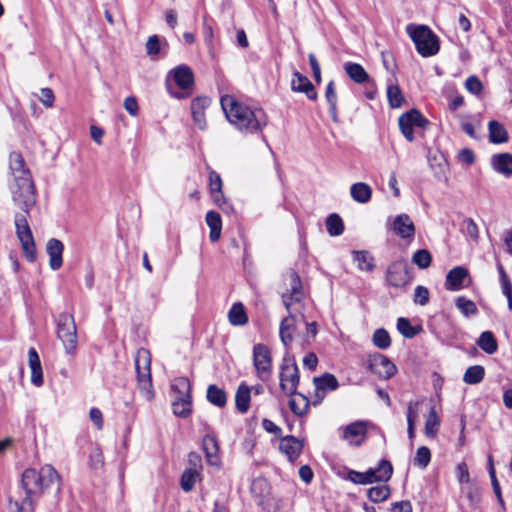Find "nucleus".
<instances>
[{
    "instance_id": "nucleus-1",
    "label": "nucleus",
    "mask_w": 512,
    "mask_h": 512,
    "mask_svg": "<svg viewBox=\"0 0 512 512\" xmlns=\"http://www.w3.org/2000/svg\"><path fill=\"white\" fill-rule=\"evenodd\" d=\"M285 281L288 282L289 288L281 294V298L288 315L280 323L279 336L283 345L288 348L293 342L297 323L305 322V295L301 279L294 270L286 274Z\"/></svg>"
},
{
    "instance_id": "nucleus-2",
    "label": "nucleus",
    "mask_w": 512,
    "mask_h": 512,
    "mask_svg": "<svg viewBox=\"0 0 512 512\" xmlns=\"http://www.w3.org/2000/svg\"><path fill=\"white\" fill-rule=\"evenodd\" d=\"M221 107L227 120L244 133H258L267 125V115L261 108H252L231 95L221 97Z\"/></svg>"
},
{
    "instance_id": "nucleus-3",
    "label": "nucleus",
    "mask_w": 512,
    "mask_h": 512,
    "mask_svg": "<svg viewBox=\"0 0 512 512\" xmlns=\"http://www.w3.org/2000/svg\"><path fill=\"white\" fill-rule=\"evenodd\" d=\"M10 170L13 176V183L10 184L13 203L28 212L36 203L34 184L22 156L16 152L10 154Z\"/></svg>"
},
{
    "instance_id": "nucleus-4",
    "label": "nucleus",
    "mask_w": 512,
    "mask_h": 512,
    "mask_svg": "<svg viewBox=\"0 0 512 512\" xmlns=\"http://www.w3.org/2000/svg\"><path fill=\"white\" fill-rule=\"evenodd\" d=\"M22 486L26 494L40 496L55 487L60 491L61 477L57 470L50 464H45L39 469L27 468L22 473Z\"/></svg>"
},
{
    "instance_id": "nucleus-5",
    "label": "nucleus",
    "mask_w": 512,
    "mask_h": 512,
    "mask_svg": "<svg viewBox=\"0 0 512 512\" xmlns=\"http://www.w3.org/2000/svg\"><path fill=\"white\" fill-rule=\"evenodd\" d=\"M406 32L422 57H431L438 53L440 49L438 37L428 26L408 24Z\"/></svg>"
},
{
    "instance_id": "nucleus-6",
    "label": "nucleus",
    "mask_w": 512,
    "mask_h": 512,
    "mask_svg": "<svg viewBox=\"0 0 512 512\" xmlns=\"http://www.w3.org/2000/svg\"><path fill=\"white\" fill-rule=\"evenodd\" d=\"M21 211L22 212L16 213L14 216L16 236L27 260L33 262L36 258V246L27 219L29 212H26L24 209H21ZM28 211H30V209Z\"/></svg>"
},
{
    "instance_id": "nucleus-7",
    "label": "nucleus",
    "mask_w": 512,
    "mask_h": 512,
    "mask_svg": "<svg viewBox=\"0 0 512 512\" xmlns=\"http://www.w3.org/2000/svg\"><path fill=\"white\" fill-rule=\"evenodd\" d=\"M57 337L62 342L67 353H75L77 348V329L72 315L67 313L59 315Z\"/></svg>"
},
{
    "instance_id": "nucleus-8",
    "label": "nucleus",
    "mask_w": 512,
    "mask_h": 512,
    "mask_svg": "<svg viewBox=\"0 0 512 512\" xmlns=\"http://www.w3.org/2000/svg\"><path fill=\"white\" fill-rule=\"evenodd\" d=\"M398 124L406 140L412 142L414 140V128L424 129L429 122L418 110L412 109L399 117Z\"/></svg>"
},
{
    "instance_id": "nucleus-9",
    "label": "nucleus",
    "mask_w": 512,
    "mask_h": 512,
    "mask_svg": "<svg viewBox=\"0 0 512 512\" xmlns=\"http://www.w3.org/2000/svg\"><path fill=\"white\" fill-rule=\"evenodd\" d=\"M171 397L173 413L179 417H187L191 413L190 386H172Z\"/></svg>"
},
{
    "instance_id": "nucleus-10",
    "label": "nucleus",
    "mask_w": 512,
    "mask_h": 512,
    "mask_svg": "<svg viewBox=\"0 0 512 512\" xmlns=\"http://www.w3.org/2000/svg\"><path fill=\"white\" fill-rule=\"evenodd\" d=\"M386 279L393 287H404L409 284L412 277L408 271L407 263L404 260L393 262L387 269Z\"/></svg>"
},
{
    "instance_id": "nucleus-11",
    "label": "nucleus",
    "mask_w": 512,
    "mask_h": 512,
    "mask_svg": "<svg viewBox=\"0 0 512 512\" xmlns=\"http://www.w3.org/2000/svg\"><path fill=\"white\" fill-rule=\"evenodd\" d=\"M369 370L380 380L390 379L397 371L395 364L382 354H374L369 358Z\"/></svg>"
},
{
    "instance_id": "nucleus-12",
    "label": "nucleus",
    "mask_w": 512,
    "mask_h": 512,
    "mask_svg": "<svg viewBox=\"0 0 512 512\" xmlns=\"http://www.w3.org/2000/svg\"><path fill=\"white\" fill-rule=\"evenodd\" d=\"M253 361L256 372L262 381H267L271 368V354L267 346L257 344L253 348Z\"/></svg>"
},
{
    "instance_id": "nucleus-13",
    "label": "nucleus",
    "mask_w": 512,
    "mask_h": 512,
    "mask_svg": "<svg viewBox=\"0 0 512 512\" xmlns=\"http://www.w3.org/2000/svg\"><path fill=\"white\" fill-rule=\"evenodd\" d=\"M151 354L149 350L140 348L135 356V369L139 384H151Z\"/></svg>"
},
{
    "instance_id": "nucleus-14",
    "label": "nucleus",
    "mask_w": 512,
    "mask_h": 512,
    "mask_svg": "<svg viewBox=\"0 0 512 512\" xmlns=\"http://www.w3.org/2000/svg\"><path fill=\"white\" fill-rule=\"evenodd\" d=\"M367 435V422L355 421L345 426L343 430V439L351 445H360Z\"/></svg>"
},
{
    "instance_id": "nucleus-15",
    "label": "nucleus",
    "mask_w": 512,
    "mask_h": 512,
    "mask_svg": "<svg viewBox=\"0 0 512 512\" xmlns=\"http://www.w3.org/2000/svg\"><path fill=\"white\" fill-rule=\"evenodd\" d=\"M303 441L294 436H285L280 438L279 449L290 462L295 461L303 449Z\"/></svg>"
},
{
    "instance_id": "nucleus-16",
    "label": "nucleus",
    "mask_w": 512,
    "mask_h": 512,
    "mask_svg": "<svg viewBox=\"0 0 512 512\" xmlns=\"http://www.w3.org/2000/svg\"><path fill=\"white\" fill-rule=\"evenodd\" d=\"M468 270L462 266L451 269L445 280V288L449 291H459L466 287L465 281L468 279Z\"/></svg>"
},
{
    "instance_id": "nucleus-17",
    "label": "nucleus",
    "mask_w": 512,
    "mask_h": 512,
    "mask_svg": "<svg viewBox=\"0 0 512 512\" xmlns=\"http://www.w3.org/2000/svg\"><path fill=\"white\" fill-rule=\"evenodd\" d=\"M289 393V407L291 411L297 416H303L307 413L310 399L303 393L296 391V386H290L287 390Z\"/></svg>"
},
{
    "instance_id": "nucleus-18",
    "label": "nucleus",
    "mask_w": 512,
    "mask_h": 512,
    "mask_svg": "<svg viewBox=\"0 0 512 512\" xmlns=\"http://www.w3.org/2000/svg\"><path fill=\"white\" fill-rule=\"evenodd\" d=\"M64 244L56 239L51 238L46 243V253L49 256V267L56 271L63 264Z\"/></svg>"
},
{
    "instance_id": "nucleus-19",
    "label": "nucleus",
    "mask_w": 512,
    "mask_h": 512,
    "mask_svg": "<svg viewBox=\"0 0 512 512\" xmlns=\"http://www.w3.org/2000/svg\"><path fill=\"white\" fill-rule=\"evenodd\" d=\"M393 231L403 239L412 240L415 234V225L407 214L397 215L392 223Z\"/></svg>"
},
{
    "instance_id": "nucleus-20",
    "label": "nucleus",
    "mask_w": 512,
    "mask_h": 512,
    "mask_svg": "<svg viewBox=\"0 0 512 512\" xmlns=\"http://www.w3.org/2000/svg\"><path fill=\"white\" fill-rule=\"evenodd\" d=\"M291 89L295 92L305 93L310 100H316L317 98V92L311 81L299 72L293 74Z\"/></svg>"
},
{
    "instance_id": "nucleus-21",
    "label": "nucleus",
    "mask_w": 512,
    "mask_h": 512,
    "mask_svg": "<svg viewBox=\"0 0 512 512\" xmlns=\"http://www.w3.org/2000/svg\"><path fill=\"white\" fill-rule=\"evenodd\" d=\"M211 100L208 97H197L191 103V113L195 124L204 129L206 126L205 109L210 105Z\"/></svg>"
},
{
    "instance_id": "nucleus-22",
    "label": "nucleus",
    "mask_w": 512,
    "mask_h": 512,
    "mask_svg": "<svg viewBox=\"0 0 512 512\" xmlns=\"http://www.w3.org/2000/svg\"><path fill=\"white\" fill-rule=\"evenodd\" d=\"M170 76L177 86L183 90L190 89L194 83V76L192 70L185 65L176 67L170 72Z\"/></svg>"
},
{
    "instance_id": "nucleus-23",
    "label": "nucleus",
    "mask_w": 512,
    "mask_h": 512,
    "mask_svg": "<svg viewBox=\"0 0 512 512\" xmlns=\"http://www.w3.org/2000/svg\"><path fill=\"white\" fill-rule=\"evenodd\" d=\"M493 169L507 177L512 175V155L510 153L495 154L491 158Z\"/></svg>"
},
{
    "instance_id": "nucleus-24",
    "label": "nucleus",
    "mask_w": 512,
    "mask_h": 512,
    "mask_svg": "<svg viewBox=\"0 0 512 512\" xmlns=\"http://www.w3.org/2000/svg\"><path fill=\"white\" fill-rule=\"evenodd\" d=\"M280 380H281V384H286V383L298 384V382H299L298 367L294 362H292L288 359H284V363L281 367V372H280Z\"/></svg>"
},
{
    "instance_id": "nucleus-25",
    "label": "nucleus",
    "mask_w": 512,
    "mask_h": 512,
    "mask_svg": "<svg viewBox=\"0 0 512 512\" xmlns=\"http://www.w3.org/2000/svg\"><path fill=\"white\" fill-rule=\"evenodd\" d=\"M346 74L354 82L361 84L370 80L369 74L358 63L346 62L343 66Z\"/></svg>"
},
{
    "instance_id": "nucleus-26",
    "label": "nucleus",
    "mask_w": 512,
    "mask_h": 512,
    "mask_svg": "<svg viewBox=\"0 0 512 512\" xmlns=\"http://www.w3.org/2000/svg\"><path fill=\"white\" fill-rule=\"evenodd\" d=\"M205 220L210 228L209 239L212 242L218 241L222 230V220L220 214L215 211H209L206 214Z\"/></svg>"
},
{
    "instance_id": "nucleus-27",
    "label": "nucleus",
    "mask_w": 512,
    "mask_h": 512,
    "mask_svg": "<svg viewBox=\"0 0 512 512\" xmlns=\"http://www.w3.org/2000/svg\"><path fill=\"white\" fill-rule=\"evenodd\" d=\"M350 195L354 201L365 204L368 203L372 196V189L364 182L354 183L350 187Z\"/></svg>"
},
{
    "instance_id": "nucleus-28",
    "label": "nucleus",
    "mask_w": 512,
    "mask_h": 512,
    "mask_svg": "<svg viewBox=\"0 0 512 512\" xmlns=\"http://www.w3.org/2000/svg\"><path fill=\"white\" fill-rule=\"evenodd\" d=\"M203 449L205 451L206 460L212 466H219V457H218V444L214 437L205 436L203 438Z\"/></svg>"
},
{
    "instance_id": "nucleus-29",
    "label": "nucleus",
    "mask_w": 512,
    "mask_h": 512,
    "mask_svg": "<svg viewBox=\"0 0 512 512\" xmlns=\"http://www.w3.org/2000/svg\"><path fill=\"white\" fill-rule=\"evenodd\" d=\"M369 473L371 474L372 483L373 482H386L388 481L393 473L392 464L387 460H381L378 467L375 469H370Z\"/></svg>"
},
{
    "instance_id": "nucleus-30",
    "label": "nucleus",
    "mask_w": 512,
    "mask_h": 512,
    "mask_svg": "<svg viewBox=\"0 0 512 512\" xmlns=\"http://www.w3.org/2000/svg\"><path fill=\"white\" fill-rule=\"evenodd\" d=\"M488 130L490 142L500 144L508 141V133L500 122L495 120L490 121Z\"/></svg>"
},
{
    "instance_id": "nucleus-31",
    "label": "nucleus",
    "mask_w": 512,
    "mask_h": 512,
    "mask_svg": "<svg viewBox=\"0 0 512 512\" xmlns=\"http://www.w3.org/2000/svg\"><path fill=\"white\" fill-rule=\"evenodd\" d=\"M28 360L31 369V381L38 384L42 381V369L39 356L34 348L29 349Z\"/></svg>"
},
{
    "instance_id": "nucleus-32",
    "label": "nucleus",
    "mask_w": 512,
    "mask_h": 512,
    "mask_svg": "<svg viewBox=\"0 0 512 512\" xmlns=\"http://www.w3.org/2000/svg\"><path fill=\"white\" fill-rule=\"evenodd\" d=\"M477 344L481 350L489 355L494 354L498 349L497 340L491 331L482 332L478 338Z\"/></svg>"
},
{
    "instance_id": "nucleus-33",
    "label": "nucleus",
    "mask_w": 512,
    "mask_h": 512,
    "mask_svg": "<svg viewBox=\"0 0 512 512\" xmlns=\"http://www.w3.org/2000/svg\"><path fill=\"white\" fill-rule=\"evenodd\" d=\"M209 189L213 200L217 204H220V202L223 200L222 179L220 175L214 170L209 171Z\"/></svg>"
},
{
    "instance_id": "nucleus-34",
    "label": "nucleus",
    "mask_w": 512,
    "mask_h": 512,
    "mask_svg": "<svg viewBox=\"0 0 512 512\" xmlns=\"http://www.w3.org/2000/svg\"><path fill=\"white\" fill-rule=\"evenodd\" d=\"M251 392L249 386H239L235 395L236 409L240 413H246L250 407Z\"/></svg>"
},
{
    "instance_id": "nucleus-35",
    "label": "nucleus",
    "mask_w": 512,
    "mask_h": 512,
    "mask_svg": "<svg viewBox=\"0 0 512 512\" xmlns=\"http://www.w3.org/2000/svg\"><path fill=\"white\" fill-rule=\"evenodd\" d=\"M353 259L362 271L371 272L375 267L374 258L367 251H353Z\"/></svg>"
},
{
    "instance_id": "nucleus-36",
    "label": "nucleus",
    "mask_w": 512,
    "mask_h": 512,
    "mask_svg": "<svg viewBox=\"0 0 512 512\" xmlns=\"http://www.w3.org/2000/svg\"><path fill=\"white\" fill-rule=\"evenodd\" d=\"M229 322L232 325H244L248 318L242 303H234L228 313Z\"/></svg>"
},
{
    "instance_id": "nucleus-37",
    "label": "nucleus",
    "mask_w": 512,
    "mask_h": 512,
    "mask_svg": "<svg viewBox=\"0 0 512 512\" xmlns=\"http://www.w3.org/2000/svg\"><path fill=\"white\" fill-rule=\"evenodd\" d=\"M440 419L437 415L435 407H431L425 422L424 433L429 438H434L439 430Z\"/></svg>"
},
{
    "instance_id": "nucleus-38",
    "label": "nucleus",
    "mask_w": 512,
    "mask_h": 512,
    "mask_svg": "<svg viewBox=\"0 0 512 512\" xmlns=\"http://www.w3.org/2000/svg\"><path fill=\"white\" fill-rule=\"evenodd\" d=\"M200 478V472L194 469H186L181 476V488L185 492H189L193 489L196 481Z\"/></svg>"
},
{
    "instance_id": "nucleus-39",
    "label": "nucleus",
    "mask_w": 512,
    "mask_h": 512,
    "mask_svg": "<svg viewBox=\"0 0 512 512\" xmlns=\"http://www.w3.org/2000/svg\"><path fill=\"white\" fill-rule=\"evenodd\" d=\"M462 233L469 238L473 243H477L479 240V229L477 224L472 218H466L461 224Z\"/></svg>"
},
{
    "instance_id": "nucleus-40",
    "label": "nucleus",
    "mask_w": 512,
    "mask_h": 512,
    "mask_svg": "<svg viewBox=\"0 0 512 512\" xmlns=\"http://www.w3.org/2000/svg\"><path fill=\"white\" fill-rule=\"evenodd\" d=\"M387 98L391 108L401 107L405 100L399 86L395 84L388 85Z\"/></svg>"
},
{
    "instance_id": "nucleus-41",
    "label": "nucleus",
    "mask_w": 512,
    "mask_h": 512,
    "mask_svg": "<svg viewBox=\"0 0 512 512\" xmlns=\"http://www.w3.org/2000/svg\"><path fill=\"white\" fill-rule=\"evenodd\" d=\"M327 232L331 236H339L344 231V224L341 217L337 214H331L326 219Z\"/></svg>"
},
{
    "instance_id": "nucleus-42",
    "label": "nucleus",
    "mask_w": 512,
    "mask_h": 512,
    "mask_svg": "<svg viewBox=\"0 0 512 512\" xmlns=\"http://www.w3.org/2000/svg\"><path fill=\"white\" fill-rule=\"evenodd\" d=\"M485 370L480 365H474L469 367L463 377V380L467 384H477L481 382L484 378Z\"/></svg>"
},
{
    "instance_id": "nucleus-43",
    "label": "nucleus",
    "mask_w": 512,
    "mask_h": 512,
    "mask_svg": "<svg viewBox=\"0 0 512 512\" xmlns=\"http://www.w3.org/2000/svg\"><path fill=\"white\" fill-rule=\"evenodd\" d=\"M207 399L218 407H223L227 400L224 390L218 386H208Z\"/></svg>"
},
{
    "instance_id": "nucleus-44",
    "label": "nucleus",
    "mask_w": 512,
    "mask_h": 512,
    "mask_svg": "<svg viewBox=\"0 0 512 512\" xmlns=\"http://www.w3.org/2000/svg\"><path fill=\"white\" fill-rule=\"evenodd\" d=\"M372 342L376 347L384 350L390 347L391 338L387 330L379 328L373 333Z\"/></svg>"
},
{
    "instance_id": "nucleus-45",
    "label": "nucleus",
    "mask_w": 512,
    "mask_h": 512,
    "mask_svg": "<svg viewBox=\"0 0 512 512\" xmlns=\"http://www.w3.org/2000/svg\"><path fill=\"white\" fill-rule=\"evenodd\" d=\"M368 498L372 502H382L390 496V488L387 485L375 486L368 490Z\"/></svg>"
},
{
    "instance_id": "nucleus-46",
    "label": "nucleus",
    "mask_w": 512,
    "mask_h": 512,
    "mask_svg": "<svg viewBox=\"0 0 512 512\" xmlns=\"http://www.w3.org/2000/svg\"><path fill=\"white\" fill-rule=\"evenodd\" d=\"M412 262L420 269H426L432 262L431 253L426 249L417 250L412 256Z\"/></svg>"
},
{
    "instance_id": "nucleus-47",
    "label": "nucleus",
    "mask_w": 512,
    "mask_h": 512,
    "mask_svg": "<svg viewBox=\"0 0 512 512\" xmlns=\"http://www.w3.org/2000/svg\"><path fill=\"white\" fill-rule=\"evenodd\" d=\"M456 307L465 316L475 315L478 311L476 304L472 300L466 299L463 296L456 299Z\"/></svg>"
},
{
    "instance_id": "nucleus-48",
    "label": "nucleus",
    "mask_w": 512,
    "mask_h": 512,
    "mask_svg": "<svg viewBox=\"0 0 512 512\" xmlns=\"http://www.w3.org/2000/svg\"><path fill=\"white\" fill-rule=\"evenodd\" d=\"M397 329L406 338H413L419 332V329L412 326L409 319L404 317L398 318Z\"/></svg>"
},
{
    "instance_id": "nucleus-49",
    "label": "nucleus",
    "mask_w": 512,
    "mask_h": 512,
    "mask_svg": "<svg viewBox=\"0 0 512 512\" xmlns=\"http://www.w3.org/2000/svg\"><path fill=\"white\" fill-rule=\"evenodd\" d=\"M488 472H489V476H490V479H491V484H492V487H493V491L498 499V502L501 506L504 505V501H503V498H502V493H501V488H500V484L497 480V477H496V472H495V469H494V465H493V461H492V457L489 456V469H488Z\"/></svg>"
},
{
    "instance_id": "nucleus-50",
    "label": "nucleus",
    "mask_w": 512,
    "mask_h": 512,
    "mask_svg": "<svg viewBox=\"0 0 512 512\" xmlns=\"http://www.w3.org/2000/svg\"><path fill=\"white\" fill-rule=\"evenodd\" d=\"M430 460L431 453L429 448H427L426 446L419 447L414 458V464L421 468H426L430 463Z\"/></svg>"
},
{
    "instance_id": "nucleus-51",
    "label": "nucleus",
    "mask_w": 512,
    "mask_h": 512,
    "mask_svg": "<svg viewBox=\"0 0 512 512\" xmlns=\"http://www.w3.org/2000/svg\"><path fill=\"white\" fill-rule=\"evenodd\" d=\"M465 88L474 95H479L483 90V85L477 76H469L465 81Z\"/></svg>"
},
{
    "instance_id": "nucleus-52",
    "label": "nucleus",
    "mask_w": 512,
    "mask_h": 512,
    "mask_svg": "<svg viewBox=\"0 0 512 512\" xmlns=\"http://www.w3.org/2000/svg\"><path fill=\"white\" fill-rule=\"evenodd\" d=\"M371 474L372 473H369V470L364 473L357 472V471H350L349 479L356 484H362V485L371 484L372 483Z\"/></svg>"
},
{
    "instance_id": "nucleus-53",
    "label": "nucleus",
    "mask_w": 512,
    "mask_h": 512,
    "mask_svg": "<svg viewBox=\"0 0 512 512\" xmlns=\"http://www.w3.org/2000/svg\"><path fill=\"white\" fill-rule=\"evenodd\" d=\"M413 300L416 304L424 306L429 301V291L426 287L418 285L414 290Z\"/></svg>"
},
{
    "instance_id": "nucleus-54",
    "label": "nucleus",
    "mask_w": 512,
    "mask_h": 512,
    "mask_svg": "<svg viewBox=\"0 0 512 512\" xmlns=\"http://www.w3.org/2000/svg\"><path fill=\"white\" fill-rule=\"evenodd\" d=\"M89 465L92 469H101L104 465V457L102 451L98 448L94 449L89 456Z\"/></svg>"
},
{
    "instance_id": "nucleus-55",
    "label": "nucleus",
    "mask_w": 512,
    "mask_h": 512,
    "mask_svg": "<svg viewBox=\"0 0 512 512\" xmlns=\"http://www.w3.org/2000/svg\"><path fill=\"white\" fill-rule=\"evenodd\" d=\"M419 405H420L419 401L409 402L408 407H407V413H406L407 423H412V424L417 423V420L419 417Z\"/></svg>"
},
{
    "instance_id": "nucleus-56",
    "label": "nucleus",
    "mask_w": 512,
    "mask_h": 512,
    "mask_svg": "<svg viewBox=\"0 0 512 512\" xmlns=\"http://www.w3.org/2000/svg\"><path fill=\"white\" fill-rule=\"evenodd\" d=\"M146 51L150 57L157 55L160 51V41L157 35L150 36L146 42Z\"/></svg>"
},
{
    "instance_id": "nucleus-57",
    "label": "nucleus",
    "mask_w": 512,
    "mask_h": 512,
    "mask_svg": "<svg viewBox=\"0 0 512 512\" xmlns=\"http://www.w3.org/2000/svg\"><path fill=\"white\" fill-rule=\"evenodd\" d=\"M338 386H316L315 394L310 400L313 405H318L326 395L327 389L335 390Z\"/></svg>"
},
{
    "instance_id": "nucleus-58",
    "label": "nucleus",
    "mask_w": 512,
    "mask_h": 512,
    "mask_svg": "<svg viewBox=\"0 0 512 512\" xmlns=\"http://www.w3.org/2000/svg\"><path fill=\"white\" fill-rule=\"evenodd\" d=\"M40 92L41 96L39 100L41 103L47 108L52 107L55 100L53 91L50 88H42Z\"/></svg>"
},
{
    "instance_id": "nucleus-59",
    "label": "nucleus",
    "mask_w": 512,
    "mask_h": 512,
    "mask_svg": "<svg viewBox=\"0 0 512 512\" xmlns=\"http://www.w3.org/2000/svg\"><path fill=\"white\" fill-rule=\"evenodd\" d=\"M325 97L327 102L329 103V106H332V109H334V105H337V94L335 91L334 82L330 81L327 84Z\"/></svg>"
},
{
    "instance_id": "nucleus-60",
    "label": "nucleus",
    "mask_w": 512,
    "mask_h": 512,
    "mask_svg": "<svg viewBox=\"0 0 512 512\" xmlns=\"http://www.w3.org/2000/svg\"><path fill=\"white\" fill-rule=\"evenodd\" d=\"M308 60H309V64H310L315 81L320 82L321 81V69H320V65H319L315 55L309 54Z\"/></svg>"
},
{
    "instance_id": "nucleus-61",
    "label": "nucleus",
    "mask_w": 512,
    "mask_h": 512,
    "mask_svg": "<svg viewBox=\"0 0 512 512\" xmlns=\"http://www.w3.org/2000/svg\"><path fill=\"white\" fill-rule=\"evenodd\" d=\"M458 159L462 163L472 165L475 161V156L472 150L465 148L458 152Z\"/></svg>"
},
{
    "instance_id": "nucleus-62",
    "label": "nucleus",
    "mask_w": 512,
    "mask_h": 512,
    "mask_svg": "<svg viewBox=\"0 0 512 512\" xmlns=\"http://www.w3.org/2000/svg\"><path fill=\"white\" fill-rule=\"evenodd\" d=\"M34 495L27 494L19 505V512H34L35 503L33 500Z\"/></svg>"
},
{
    "instance_id": "nucleus-63",
    "label": "nucleus",
    "mask_w": 512,
    "mask_h": 512,
    "mask_svg": "<svg viewBox=\"0 0 512 512\" xmlns=\"http://www.w3.org/2000/svg\"><path fill=\"white\" fill-rule=\"evenodd\" d=\"M124 108L131 115L136 116L138 113V103L135 97L129 96L124 100Z\"/></svg>"
},
{
    "instance_id": "nucleus-64",
    "label": "nucleus",
    "mask_w": 512,
    "mask_h": 512,
    "mask_svg": "<svg viewBox=\"0 0 512 512\" xmlns=\"http://www.w3.org/2000/svg\"><path fill=\"white\" fill-rule=\"evenodd\" d=\"M391 512H412L410 501H400L391 504Z\"/></svg>"
}]
</instances>
